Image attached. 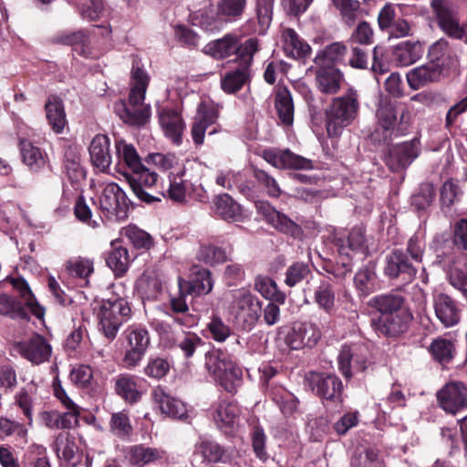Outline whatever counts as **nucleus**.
I'll return each instance as SVG.
<instances>
[{
	"label": "nucleus",
	"instance_id": "nucleus-51",
	"mask_svg": "<svg viewBox=\"0 0 467 467\" xmlns=\"http://www.w3.org/2000/svg\"><path fill=\"white\" fill-rule=\"evenodd\" d=\"M249 78L250 69H247L246 67L239 66L222 76L221 88L224 92L234 94L239 91L249 81Z\"/></svg>",
	"mask_w": 467,
	"mask_h": 467
},
{
	"label": "nucleus",
	"instance_id": "nucleus-40",
	"mask_svg": "<svg viewBox=\"0 0 467 467\" xmlns=\"http://www.w3.org/2000/svg\"><path fill=\"white\" fill-rule=\"evenodd\" d=\"M282 38L285 52L288 57L298 59L305 58L310 54V46L305 42L294 29H284Z\"/></svg>",
	"mask_w": 467,
	"mask_h": 467
},
{
	"label": "nucleus",
	"instance_id": "nucleus-54",
	"mask_svg": "<svg viewBox=\"0 0 467 467\" xmlns=\"http://www.w3.org/2000/svg\"><path fill=\"white\" fill-rule=\"evenodd\" d=\"M54 450L59 459L72 461L78 452L76 438L69 432H60L54 441Z\"/></svg>",
	"mask_w": 467,
	"mask_h": 467
},
{
	"label": "nucleus",
	"instance_id": "nucleus-58",
	"mask_svg": "<svg viewBox=\"0 0 467 467\" xmlns=\"http://www.w3.org/2000/svg\"><path fill=\"white\" fill-rule=\"evenodd\" d=\"M22 467H52L47 450L43 445L32 444L25 451L22 462Z\"/></svg>",
	"mask_w": 467,
	"mask_h": 467
},
{
	"label": "nucleus",
	"instance_id": "nucleus-29",
	"mask_svg": "<svg viewBox=\"0 0 467 467\" xmlns=\"http://www.w3.org/2000/svg\"><path fill=\"white\" fill-rule=\"evenodd\" d=\"M181 293L202 296L209 294L213 288L212 273L206 268H198L193 272L191 281L179 280Z\"/></svg>",
	"mask_w": 467,
	"mask_h": 467
},
{
	"label": "nucleus",
	"instance_id": "nucleus-62",
	"mask_svg": "<svg viewBox=\"0 0 467 467\" xmlns=\"http://www.w3.org/2000/svg\"><path fill=\"white\" fill-rule=\"evenodd\" d=\"M59 42L71 46L79 56L87 57L90 55L88 38L82 31L65 34L59 37Z\"/></svg>",
	"mask_w": 467,
	"mask_h": 467
},
{
	"label": "nucleus",
	"instance_id": "nucleus-12",
	"mask_svg": "<svg viewBox=\"0 0 467 467\" xmlns=\"http://www.w3.org/2000/svg\"><path fill=\"white\" fill-rule=\"evenodd\" d=\"M377 126L370 134V139L378 144L389 143L393 136H398L396 130L397 112L392 103L387 99H380L376 110Z\"/></svg>",
	"mask_w": 467,
	"mask_h": 467
},
{
	"label": "nucleus",
	"instance_id": "nucleus-47",
	"mask_svg": "<svg viewBox=\"0 0 467 467\" xmlns=\"http://www.w3.org/2000/svg\"><path fill=\"white\" fill-rule=\"evenodd\" d=\"M111 246L112 248L106 258V263L114 272L115 275L120 277L129 269L130 263L129 251L126 247L119 245V243L112 242Z\"/></svg>",
	"mask_w": 467,
	"mask_h": 467
},
{
	"label": "nucleus",
	"instance_id": "nucleus-50",
	"mask_svg": "<svg viewBox=\"0 0 467 467\" xmlns=\"http://www.w3.org/2000/svg\"><path fill=\"white\" fill-rule=\"evenodd\" d=\"M314 300L318 307L327 314L331 315L335 312L336 296L334 287L328 278L320 280L315 290Z\"/></svg>",
	"mask_w": 467,
	"mask_h": 467
},
{
	"label": "nucleus",
	"instance_id": "nucleus-4",
	"mask_svg": "<svg viewBox=\"0 0 467 467\" xmlns=\"http://www.w3.org/2000/svg\"><path fill=\"white\" fill-rule=\"evenodd\" d=\"M359 95L353 88L334 98L325 109V125L329 138H338L344 130L350 126L358 116Z\"/></svg>",
	"mask_w": 467,
	"mask_h": 467
},
{
	"label": "nucleus",
	"instance_id": "nucleus-17",
	"mask_svg": "<svg viewBox=\"0 0 467 467\" xmlns=\"http://www.w3.org/2000/svg\"><path fill=\"white\" fill-rule=\"evenodd\" d=\"M384 274L390 279H400L404 284H408L415 278L417 267L407 253L401 249H395L386 256Z\"/></svg>",
	"mask_w": 467,
	"mask_h": 467
},
{
	"label": "nucleus",
	"instance_id": "nucleus-13",
	"mask_svg": "<svg viewBox=\"0 0 467 467\" xmlns=\"http://www.w3.org/2000/svg\"><path fill=\"white\" fill-rule=\"evenodd\" d=\"M447 274L450 284L467 297V263L462 254L441 252L433 263Z\"/></svg>",
	"mask_w": 467,
	"mask_h": 467
},
{
	"label": "nucleus",
	"instance_id": "nucleus-15",
	"mask_svg": "<svg viewBox=\"0 0 467 467\" xmlns=\"http://www.w3.org/2000/svg\"><path fill=\"white\" fill-rule=\"evenodd\" d=\"M128 341L123 364L126 368L131 369L137 367L142 360L150 345V336L146 328L130 326L125 331Z\"/></svg>",
	"mask_w": 467,
	"mask_h": 467
},
{
	"label": "nucleus",
	"instance_id": "nucleus-24",
	"mask_svg": "<svg viewBox=\"0 0 467 467\" xmlns=\"http://www.w3.org/2000/svg\"><path fill=\"white\" fill-rule=\"evenodd\" d=\"M365 233L362 227H353L347 234L336 231L332 234V243L341 256L350 257L351 253L362 251L365 248Z\"/></svg>",
	"mask_w": 467,
	"mask_h": 467
},
{
	"label": "nucleus",
	"instance_id": "nucleus-19",
	"mask_svg": "<svg viewBox=\"0 0 467 467\" xmlns=\"http://www.w3.org/2000/svg\"><path fill=\"white\" fill-rule=\"evenodd\" d=\"M321 337L318 327L311 322L295 323L285 337L286 345L292 349L312 348Z\"/></svg>",
	"mask_w": 467,
	"mask_h": 467
},
{
	"label": "nucleus",
	"instance_id": "nucleus-64",
	"mask_svg": "<svg viewBox=\"0 0 467 467\" xmlns=\"http://www.w3.org/2000/svg\"><path fill=\"white\" fill-rule=\"evenodd\" d=\"M123 234L137 249H150L152 245L151 236L136 225H129L123 229Z\"/></svg>",
	"mask_w": 467,
	"mask_h": 467
},
{
	"label": "nucleus",
	"instance_id": "nucleus-55",
	"mask_svg": "<svg viewBox=\"0 0 467 467\" xmlns=\"http://www.w3.org/2000/svg\"><path fill=\"white\" fill-rule=\"evenodd\" d=\"M148 160L161 171L169 172H175L176 171L186 169L190 164H193L191 161L181 163L176 155L172 153H150L148 156Z\"/></svg>",
	"mask_w": 467,
	"mask_h": 467
},
{
	"label": "nucleus",
	"instance_id": "nucleus-33",
	"mask_svg": "<svg viewBox=\"0 0 467 467\" xmlns=\"http://www.w3.org/2000/svg\"><path fill=\"white\" fill-rule=\"evenodd\" d=\"M159 119L165 136L175 145H180L184 130L180 114L173 109H163L160 112Z\"/></svg>",
	"mask_w": 467,
	"mask_h": 467
},
{
	"label": "nucleus",
	"instance_id": "nucleus-44",
	"mask_svg": "<svg viewBox=\"0 0 467 467\" xmlns=\"http://www.w3.org/2000/svg\"><path fill=\"white\" fill-rule=\"evenodd\" d=\"M215 212L224 221L238 222L243 216L241 205L228 193H222L214 200Z\"/></svg>",
	"mask_w": 467,
	"mask_h": 467
},
{
	"label": "nucleus",
	"instance_id": "nucleus-46",
	"mask_svg": "<svg viewBox=\"0 0 467 467\" xmlns=\"http://www.w3.org/2000/svg\"><path fill=\"white\" fill-rule=\"evenodd\" d=\"M275 107L282 123L291 126L294 122V102L290 91L285 87L277 88Z\"/></svg>",
	"mask_w": 467,
	"mask_h": 467
},
{
	"label": "nucleus",
	"instance_id": "nucleus-48",
	"mask_svg": "<svg viewBox=\"0 0 467 467\" xmlns=\"http://www.w3.org/2000/svg\"><path fill=\"white\" fill-rule=\"evenodd\" d=\"M46 115L54 132L62 133L66 124V113L63 102L57 97L49 98L46 103Z\"/></svg>",
	"mask_w": 467,
	"mask_h": 467
},
{
	"label": "nucleus",
	"instance_id": "nucleus-14",
	"mask_svg": "<svg viewBox=\"0 0 467 467\" xmlns=\"http://www.w3.org/2000/svg\"><path fill=\"white\" fill-rule=\"evenodd\" d=\"M420 150L417 138L391 145L385 155V163L391 171H404L419 157Z\"/></svg>",
	"mask_w": 467,
	"mask_h": 467
},
{
	"label": "nucleus",
	"instance_id": "nucleus-32",
	"mask_svg": "<svg viewBox=\"0 0 467 467\" xmlns=\"http://www.w3.org/2000/svg\"><path fill=\"white\" fill-rule=\"evenodd\" d=\"M267 396L278 407L285 417H291L298 411L299 400L289 390L280 385H272Z\"/></svg>",
	"mask_w": 467,
	"mask_h": 467
},
{
	"label": "nucleus",
	"instance_id": "nucleus-18",
	"mask_svg": "<svg viewBox=\"0 0 467 467\" xmlns=\"http://www.w3.org/2000/svg\"><path fill=\"white\" fill-rule=\"evenodd\" d=\"M412 319V313L407 307L397 313L380 316L377 319H372L371 325L377 332L386 337H397L409 329Z\"/></svg>",
	"mask_w": 467,
	"mask_h": 467
},
{
	"label": "nucleus",
	"instance_id": "nucleus-42",
	"mask_svg": "<svg viewBox=\"0 0 467 467\" xmlns=\"http://www.w3.org/2000/svg\"><path fill=\"white\" fill-rule=\"evenodd\" d=\"M424 53L420 42L404 41L396 46L394 59L399 66L408 67L421 58Z\"/></svg>",
	"mask_w": 467,
	"mask_h": 467
},
{
	"label": "nucleus",
	"instance_id": "nucleus-56",
	"mask_svg": "<svg viewBox=\"0 0 467 467\" xmlns=\"http://www.w3.org/2000/svg\"><path fill=\"white\" fill-rule=\"evenodd\" d=\"M196 257L200 262L215 265L226 262L228 260V254L223 247L209 243L200 246Z\"/></svg>",
	"mask_w": 467,
	"mask_h": 467
},
{
	"label": "nucleus",
	"instance_id": "nucleus-3",
	"mask_svg": "<svg viewBox=\"0 0 467 467\" xmlns=\"http://www.w3.org/2000/svg\"><path fill=\"white\" fill-rule=\"evenodd\" d=\"M201 167L190 164L186 169L168 173V187L159 191V196L170 199L176 203H185L188 198L205 202L207 192L201 182Z\"/></svg>",
	"mask_w": 467,
	"mask_h": 467
},
{
	"label": "nucleus",
	"instance_id": "nucleus-7",
	"mask_svg": "<svg viewBox=\"0 0 467 467\" xmlns=\"http://www.w3.org/2000/svg\"><path fill=\"white\" fill-rule=\"evenodd\" d=\"M430 6L433 21L444 35L455 40L467 38L466 26L461 23L458 7L451 0H431Z\"/></svg>",
	"mask_w": 467,
	"mask_h": 467
},
{
	"label": "nucleus",
	"instance_id": "nucleus-41",
	"mask_svg": "<svg viewBox=\"0 0 467 467\" xmlns=\"http://www.w3.org/2000/svg\"><path fill=\"white\" fill-rule=\"evenodd\" d=\"M368 305L379 312L381 316L397 313L407 308L404 306L403 296L392 293L375 296L369 299Z\"/></svg>",
	"mask_w": 467,
	"mask_h": 467
},
{
	"label": "nucleus",
	"instance_id": "nucleus-10",
	"mask_svg": "<svg viewBox=\"0 0 467 467\" xmlns=\"http://www.w3.org/2000/svg\"><path fill=\"white\" fill-rule=\"evenodd\" d=\"M219 115L220 108L213 102L202 100L199 103L191 128V136L196 146L203 144L204 136L209 128L213 127L208 132L209 135L219 131L217 125Z\"/></svg>",
	"mask_w": 467,
	"mask_h": 467
},
{
	"label": "nucleus",
	"instance_id": "nucleus-43",
	"mask_svg": "<svg viewBox=\"0 0 467 467\" xmlns=\"http://www.w3.org/2000/svg\"><path fill=\"white\" fill-rule=\"evenodd\" d=\"M238 36L227 34L220 39L208 43L204 52L216 59H223L234 55L237 50Z\"/></svg>",
	"mask_w": 467,
	"mask_h": 467
},
{
	"label": "nucleus",
	"instance_id": "nucleus-1",
	"mask_svg": "<svg viewBox=\"0 0 467 467\" xmlns=\"http://www.w3.org/2000/svg\"><path fill=\"white\" fill-rule=\"evenodd\" d=\"M211 337L219 343L225 342L234 336L229 348H214L205 355V367L214 379L225 391L234 394L242 384L243 372L236 365L233 355L239 352L243 346L240 337L233 333L232 328L219 316H213L207 325Z\"/></svg>",
	"mask_w": 467,
	"mask_h": 467
},
{
	"label": "nucleus",
	"instance_id": "nucleus-27",
	"mask_svg": "<svg viewBox=\"0 0 467 467\" xmlns=\"http://www.w3.org/2000/svg\"><path fill=\"white\" fill-rule=\"evenodd\" d=\"M20 355L33 364L38 365L47 361L51 355V347L40 335H35L28 340L17 344Z\"/></svg>",
	"mask_w": 467,
	"mask_h": 467
},
{
	"label": "nucleus",
	"instance_id": "nucleus-26",
	"mask_svg": "<svg viewBox=\"0 0 467 467\" xmlns=\"http://www.w3.org/2000/svg\"><path fill=\"white\" fill-rule=\"evenodd\" d=\"M151 399L162 414L181 420L188 419L186 405L182 400L171 396L163 387L154 388L151 391Z\"/></svg>",
	"mask_w": 467,
	"mask_h": 467
},
{
	"label": "nucleus",
	"instance_id": "nucleus-25",
	"mask_svg": "<svg viewBox=\"0 0 467 467\" xmlns=\"http://www.w3.org/2000/svg\"><path fill=\"white\" fill-rule=\"evenodd\" d=\"M256 207L265 219L278 231L294 238H300L302 236V228L285 214L276 211L270 203L261 202Z\"/></svg>",
	"mask_w": 467,
	"mask_h": 467
},
{
	"label": "nucleus",
	"instance_id": "nucleus-35",
	"mask_svg": "<svg viewBox=\"0 0 467 467\" xmlns=\"http://www.w3.org/2000/svg\"><path fill=\"white\" fill-rule=\"evenodd\" d=\"M434 309L437 317L447 327L456 325L460 320L454 300L446 294L440 293L434 296Z\"/></svg>",
	"mask_w": 467,
	"mask_h": 467
},
{
	"label": "nucleus",
	"instance_id": "nucleus-23",
	"mask_svg": "<svg viewBox=\"0 0 467 467\" xmlns=\"http://www.w3.org/2000/svg\"><path fill=\"white\" fill-rule=\"evenodd\" d=\"M240 413L235 401L221 400L213 405L212 417L217 428L228 434L238 425Z\"/></svg>",
	"mask_w": 467,
	"mask_h": 467
},
{
	"label": "nucleus",
	"instance_id": "nucleus-21",
	"mask_svg": "<svg viewBox=\"0 0 467 467\" xmlns=\"http://www.w3.org/2000/svg\"><path fill=\"white\" fill-rule=\"evenodd\" d=\"M262 156L265 161L277 169L308 170L312 168L310 160L295 154L288 149H266Z\"/></svg>",
	"mask_w": 467,
	"mask_h": 467
},
{
	"label": "nucleus",
	"instance_id": "nucleus-52",
	"mask_svg": "<svg viewBox=\"0 0 467 467\" xmlns=\"http://www.w3.org/2000/svg\"><path fill=\"white\" fill-rule=\"evenodd\" d=\"M20 151L24 163L32 171H37L45 166L46 158L42 150L33 145L30 140L26 139L20 140Z\"/></svg>",
	"mask_w": 467,
	"mask_h": 467
},
{
	"label": "nucleus",
	"instance_id": "nucleus-20",
	"mask_svg": "<svg viewBox=\"0 0 467 467\" xmlns=\"http://www.w3.org/2000/svg\"><path fill=\"white\" fill-rule=\"evenodd\" d=\"M437 398L441 409L456 414L467 408V387L459 381L448 383L438 392Z\"/></svg>",
	"mask_w": 467,
	"mask_h": 467
},
{
	"label": "nucleus",
	"instance_id": "nucleus-63",
	"mask_svg": "<svg viewBox=\"0 0 467 467\" xmlns=\"http://www.w3.org/2000/svg\"><path fill=\"white\" fill-rule=\"evenodd\" d=\"M435 198L434 186L430 182L421 183L418 192L411 196V206L418 211H425Z\"/></svg>",
	"mask_w": 467,
	"mask_h": 467
},
{
	"label": "nucleus",
	"instance_id": "nucleus-34",
	"mask_svg": "<svg viewBox=\"0 0 467 467\" xmlns=\"http://www.w3.org/2000/svg\"><path fill=\"white\" fill-rule=\"evenodd\" d=\"M89 156L92 164L105 171L111 163V155L109 153V139L103 134L96 135L90 142Z\"/></svg>",
	"mask_w": 467,
	"mask_h": 467
},
{
	"label": "nucleus",
	"instance_id": "nucleus-8",
	"mask_svg": "<svg viewBox=\"0 0 467 467\" xmlns=\"http://www.w3.org/2000/svg\"><path fill=\"white\" fill-rule=\"evenodd\" d=\"M305 385L325 406L342 402L343 383L335 374L309 371L305 376Z\"/></svg>",
	"mask_w": 467,
	"mask_h": 467
},
{
	"label": "nucleus",
	"instance_id": "nucleus-49",
	"mask_svg": "<svg viewBox=\"0 0 467 467\" xmlns=\"http://www.w3.org/2000/svg\"><path fill=\"white\" fill-rule=\"evenodd\" d=\"M116 154L119 160V165L125 166L124 171H134L143 165L140 157L132 144L124 140L116 141Z\"/></svg>",
	"mask_w": 467,
	"mask_h": 467
},
{
	"label": "nucleus",
	"instance_id": "nucleus-11",
	"mask_svg": "<svg viewBox=\"0 0 467 467\" xmlns=\"http://www.w3.org/2000/svg\"><path fill=\"white\" fill-rule=\"evenodd\" d=\"M123 175L138 199L147 203L161 201L155 190L159 177L155 171L142 165L134 171H124Z\"/></svg>",
	"mask_w": 467,
	"mask_h": 467
},
{
	"label": "nucleus",
	"instance_id": "nucleus-5",
	"mask_svg": "<svg viewBox=\"0 0 467 467\" xmlns=\"http://www.w3.org/2000/svg\"><path fill=\"white\" fill-rule=\"evenodd\" d=\"M227 310L243 330H252L262 314V302L246 287L229 290L225 294Z\"/></svg>",
	"mask_w": 467,
	"mask_h": 467
},
{
	"label": "nucleus",
	"instance_id": "nucleus-53",
	"mask_svg": "<svg viewBox=\"0 0 467 467\" xmlns=\"http://www.w3.org/2000/svg\"><path fill=\"white\" fill-rule=\"evenodd\" d=\"M254 286L267 300L278 304H284L285 301V295L278 289L276 283L269 276L257 275Z\"/></svg>",
	"mask_w": 467,
	"mask_h": 467
},
{
	"label": "nucleus",
	"instance_id": "nucleus-31",
	"mask_svg": "<svg viewBox=\"0 0 467 467\" xmlns=\"http://www.w3.org/2000/svg\"><path fill=\"white\" fill-rule=\"evenodd\" d=\"M66 272L69 278L79 286H88L89 277L94 272V263L86 257H73L65 264Z\"/></svg>",
	"mask_w": 467,
	"mask_h": 467
},
{
	"label": "nucleus",
	"instance_id": "nucleus-30",
	"mask_svg": "<svg viewBox=\"0 0 467 467\" xmlns=\"http://www.w3.org/2000/svg\"><path fill=\"white\" fill-rule=\"evenodd\" d=\"M126 457L131 465L143 467L162 462L165 452L158 448L138 444L128 449Z\"/></svg>",
	"mask_w": 467,
	"mask_h": 467
},
{
	"label": "nucleus",
	"instance_id": "nucleus-28",
	"mask_svg": "<svg viewBox=\"0 0 467 467\" xmlns=\"http://www.w3.org/2000/svg\"><path fill=\"white\" fill-rule=\"evenodd\" d=\"M442 71L441 64L429 62L410 70L407 73V81L412 89L417 90L430 83L440 80Z\"/></svg>",
	"mask_w": 467,
	"mask_h": 467
},
{
	"label": "nucleus",
	"instance_id": "nucleus-22",
	"mask_svg": "<svg viewBox=\"0 0 467 467\" xmlns=\"http://www.w3.org/2000/svg\"><path fill=\"white\" fill-rule=\"evenodd\" d=\"M135 290L143 302L156 301L161 299L165 292V281L157 271L147 269L137 279Z\"/></svg>",
	"mask_w": 467,
	"mask_h": 467
},
{
	"label": "nucleus",
	"instance_id": "nucleus-36",
	"mask_svg": "<svg viewBox=\"0 0 467 467\" xmlns=\"http://www.w3.org/2000/svg\"><path fill=\"white\" fill-rule=\"evenodd\" d=\"M343 79L340 70L333 67H321L316 74L318 90L327 95L337 94L341 88Z\"/></svg>",
	"mask_w": 467,
	"mask_h": 467
},
{
	"label": "nucleus",
	"instance_id": "nucleus-45",
	"mask_svg": "<svg viewBox=\"0 0 467 467\" xmlns=\"http://www.w3.org/2000/svg\"><path fill=\"white\" fill-rule=\"evenodd\" d=\"M204 341L195 333H183L170 340L167 348H175L181 351L185 358H190L204 346Z\"/></svg>",
	"mask_w": 467,
	"mask_h": 467
},
{
	"label": "nucleus",
	"instance_id": "nucleus-59",
	"mask_svg": "<svg viewBox=\"0 0 467 467\" xmlns=\"http://www.w3.org/2000/svg\"><path fill=\"white\" fill-rule=\"evenodd\" d=\"M429 350L435 360L447 364L453 358L455 348L452 341L439 337L432 341Z\"/></svg>",
	"mask_w": 467,
	"mask_h": 467
},
{
	"label": "nucleus",
	"instance_id": "nucleus-61",
	"mask_svg": "<svg viewBox=\"0 0 467 467\" xmlns=\"http://www.w3.org/2000/svg\"><path fill=\"white\" fill-rule=\"evenodd\" d=\"M345 24L351 26L358 19L360 3L358 0H331Z\"/></svg>",
	"mask_w": 467,
	"mask_h": 467
},
{
	"label": "nucleus",
	"instance_id": "nucleus-57",
	"mask_svg": "<svg viewBox=\"0 0 467 467\" xmlns=\"http://www.w3.org/2000/svg\"><path fill=\"white\" fill-rule=\"evenodd\" d=\"M194 452L200 454L204 462H220L224 454V450L214 441L201 437L195 444Z\"/></svg>",
	"mask_w": 467,
	"mask_h": 467
},
{
	"label": "nucleus",
	"instance_id": "nucleus-6",
	"mask_svg": "<svg viewBox=\"0 0 467 467\" xmlns=\"http://www.w3.org/2000/svg\"><path fill=\"white\" fill-rule=\"evenodd\" d=\"M131 317V308L124 298L103 300L99 313V327L103 335L112 341L121 326Z\"/></svg>",
	"mask_w": 467,
	"mask_h": 467
},
{
	"label": "nucleus",
	"instance_id": "nucleus-38",
	"mask_svg": "<svg viewBox=\"0 0 467 467\" xmlns=\"http://www.w3.org/2000/svg\"><path fill=\"white\" fill-rule=\"evenodd\" d=\"M115 391L127 403L131 405L138 403L142 397V391L137 379L129 374H121L116 379Z\"/></svg>",
	"mask_w": 467,
	"mask_h": 467
},
{
	"label": "nucleus",
	"instance_id": "nucleus-2",
	"mask_svg": "<svg viewBox=\"0 0 467 467\" xmlns=\"http://www.w3.org/2000/svg\"><path fill=\"white\" fill-rule=\"evenodd\" d=\"M130 75L132 86L128 100L116 101L113 109L125 123L140 127L149 122L151 116L150 106L144 102L150 76L137 59L133 60Z\"/></svg>",
	"mask_w": 467,
	"mask_h": 467
},
{
	"label": "nucleus",
	"instance_id": "nucleus-60",
	"mask_svg": "<svg viewBox=\"0 0 467 467\" xmlns=\"http://www.w3.org/2000/svg\"><path fill=\"white\" fill-rule=\"evenodd\" d=\"M237 50L234 54L240 61L241 67H246L250 69V67L254 61V56L259 51V40L255 37H251L245 40L244 43H240V38H237Z\"/></svg>",
	"mask_w": 467,
	"mask_h": 467
},
{
	"label": "nucleus",
	"instance_id": "nucleus-37",
	"mask_svg": "<svg viewBox=\"0 0 467 467\" xmlns=\"http://www.w3.org/2000/svg\"><path fill=\"white\" fill-rule=\"evenodd\" d=\"M5 280L10 282L13 287L19 293L31 314L38 319L42 318L45 315V308L37 302L26 279L23 277H7Z\"/></svg>",
	"mask_w": 467,
	"mask_h": 467
},
{
	"label": "nucleus",
	"instance_id": "nucleus-16",
	"mask_svg": "<svg viewBox=\"0 0 467 467\" xmlns=\"http://www.w3.org/2000/svg\"><path fill=\"white\" fill-rule=\"evenodd\" d=\"M368 348L363 344L342 346L337 356L338 369L346 379H350L353 372L364 371L367 368Z\"/></svg>",
	"mask_w": 467,
	"mask_h": 467
},
{
	"label": "nucleus",
	"instance_id": "nucleus-39",
	"mask_svg": "<svg viewBox=\"0 0 467 467\" xmlns=\"http://www.w3.org/2000/svg\"><path fill=\"white\" fill-rule=\"evenodd\" d=\"M354 284L359 296H368L379 288L375 266L368 265L360 268L354 276Z\"/></svg>",
	"mask_w": 467,
	"mask_h": 467
},
{
	"label": "nucleus",
	"instance_id": "nucleus-9",
	"mask_svg": "<svg viewBox=\"0 0 467 467\" xmlns=\"http://www.w3.org/2000/svg\"><path fill=\"white\" fill-rule=\"evenodd\" d=\"M99 203L101 216L120 222L128 218L129 202L125 192L115 182L104 185L94 203Z\"/></svg>",
	"mask_w": 467,
	"mask_h": 467
}]
</instances>
